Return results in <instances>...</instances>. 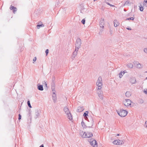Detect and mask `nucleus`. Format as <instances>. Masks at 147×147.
<instances>
[{
    "mask_svg": "<svg viewBox=\"0 0 147 147\" xmlns=\"http://www.w3.org/2000/svg\"><path fill=\"white\" fill-rule=\"evenodd\" d=\"M80 134L83 138H90L93 135L92 133L91 132H88L86 133L83 131H81L80 132Z\"/></svg>",
    "mask_w": 147,
    "mask_h": 147,
    "instance_id": "obj_1",
    "label": "nucleus"
},
{
    "mask_svg": "<svg viewBox=\"0 0 147 147\" xmlns=\"http://www.w3.org/2000/svg\"><path fill=\"white\" fill-rule=\"evenodd\" d=\"M117 112L118 114L121 117L125 116L127 113V111L121 109L119 110H117Z\"/></svg>",
    "mask_w": 147,
    "mask_h": 147,
    "instance_id": "obj_2",
    "label": "nucleus"
},
{
    "mask_svg": "<svg viewBox=\"0 0 147 147\" xmlns=\"http://www.w3.org/2000/svg\"><path fill=\"white\" fill-rule=\"evenodd\" d=\"M96 84L98 87V89L99 90L101 89L102 85V80L101 77L100 76L98 77Z\"/></svg>",
    "mask_w": 147,
    "mask_h": 147,
    "instance_id": "obj_3",
    "label": "nucleus"
},
{
    "mask_svg": "<svg viewBox=\"0 0 147 147\" xmlns=\"http://www.w3.org/2000/svg\"><path fill=\"white\" fill-rule=\"evenodd\" d=\"M88 141L90 142V145L93 147H97V145L96 141L95 139L92 138L91 139L88 140Z\"/></svg>",
    "mask_w": 147,
    "mask_h": 147,
    "instance_id": "obj_4",
    "label": "nucleus"
},
{
    "mask_svg": "<svg viewBox=\"0 0 147 147\" xmlns=\"http://www.w3.org/2000/svg\"><path fill=\"white\" fill-rule=\"evenodd\" d=\"M81 45V40L80 38H77L75 44L76 49L78 50L80 48Z\"/></svg>",
    "mask_w": 147,
    "mask_h": 147,
    "instance_id": "obj_5",
    "label": "nucleus"
},
{
    "mask_svg": "<svg viewBox=\"0 0 147 147\" xmlns=\"http://www.w3.org/2000/svg\"><path fill=\"white\" fill-rule=\"evenodd\" d=\"M131 101L129 99H125L123 101L124 105L127 107H131Z\"/></svg>",
    "mask_w": 147,
    "mask_h": 147,
    "instance_id": "obj_6",
    "label": "nucleus"
},
{
    "mask_svg": "<svg viewBox=\"0 0 147 147\" xmlns=\"http://www.w3.org/2000/svg\"><path fill=\"white\" fill-rule=\"evenodd\" d=\"M97 94L99 97L101 99H103V92L101 89L97 90Z\"/></svg>",
    "mask_w": 147,
    "mask_h": 147,
    "instance_id": "obj_7",
    "label": "nucleus"
},
{
    "mask_svg": "<svg viewBox=\"0 0 147 147\" xmlns=\"http://www.w3.org/2000/svg\"><path fill=\"white\" fill-rule=\"evenodd\" d=\"M56 91L53 90V91H52V96L53 101L54 103L56 102L57 97L56 94Z\"/></svg>",
    "mask_w": 147,
    "mask_h": 147,
    "instance_id": "obj_8",
    "label": "nucleus"
},
{
    "mask_svg": "<svg viewBox=\"0 0 147 147\" xmlns=\"http://www.w3.org/2000/svg\"><path fill=\"white\" fill-rule=\"evenodd\" d=\"M78 49H75V51H74L73 53V55L72 56V59H74V58H75V57L76 56L77 54V52L78 51Z\"/></svg>",
    "mask_w": 147,
    "mask_h": 147,
    "instance_id": "obj_9",
    "label": "nucleus"
},
{
    "mask_svg": "<svg viewBox=\"0 0 147 147\" xmlns=\"http://www.w3.org/2000/svg\"><path fill=\"white\" fill-rule=\"evenodd\" d=\"M104 19L103 18H101V20L100 22L99 25L100 28L103 29L104 27Z\"/></svg>",
    "mask_w": 147,
    "mask_h": 147,
    "instance_id": "obj_10",
    "label": "nucleus"
},
{
    "mask_svg": "<svg viewBox=\"0 0 147 147\" xmlns=\"http://www.w3.org/2000/svg\"><path fill=\"white\" fill-rule=\"evenodd\" d=\"M84 109V108L82 106H80L78 107L77 111L78 112H80L83 111Z\"/></svg>",
    "mask_w": 147,
    "mask_h": 147,
    "instance_id": "obj_11",
    "label": "nucleus"
},
{
    "mask_svg": "<svg viewBox=\"0 0 147 147\" xmlns=\"http://www.w3.org/2000/svg\"><path fill=\"white\" fill-rule=\"evenodd\" d=\"M130 82L132 84H134L136 83V80L135 78L131 77L130 79Z\"/></svg>",
    "mask_w": 147,
    "mask_h": 147,
    "instance_id": "obj_12",
    "label": "nucleus"
},
{
    "mask_svg": "<svg viewBox=\"0 0 147 147\" xmlns=\"http://www.w3.org/2000/svg\"><path fill=\"white\" fill-rule=\"evenodd\" d=\"M64 111L65 112L66 114L69 113H70L69 109L67 107H65L64 109Z\"/></svg>",
    "mask_w": 147,
    "mask_h": 147,
    "instance_id": "obj_13",
    "label": "nucleus"
},
{
    "mask_svg": "<svg viewBox=\"0 0 147 147\" xmlns=\"http://www.w3.org/2000/svg\"><path fill=\"white\" fill-rule=\"evenodd\" d=\"M10 9L11 10H13V11L14 13H15V12L17 10V9L16 7H15L12 5L10 6Z\"/></svg>",
    "mask_w": 147,
    "mask_h": 147,
    "instance_id": "obj_14",
    "label": "nucleus"
},
{
    "mask_svg": "<svg viewBox=\"0 0 147 147\" xmlns=\"http://www.w3.org/2000/svg\"><path fill=\"white\" fill-rule=\"evenodd\" d=\"M120 142H121V140H116L113 142V143L115 144L120 145Z\"/></svg>",
    "mask_w": 147,
    "mask_h": 147,
    "instance_id": "obj_15",
    "label": "nucleus"
},
{
    "mask_svg": "<svg viewBox=\"0 0 147 147\" xmlns=\"http://www.w3.org/2000/svg\"><path fill=\"white\" fill-rule=\"evenodd\" d=\"M114 26L115 27H116L119 24V23L118 22V21L116 20H114Z\"/></svg>",
    "mask_w": 147,
    "mask_h": 147,
    "instance_id": "obj_16",
    "label": "nucleus"
},
{
    "mask_svg": "<svg viewBox=\"0 0 147 147\" xmlns=\"http://www.w3.org/2000/svg\"><path fill=\"white\" fill-rule=\"evenodd\" d=\"M38 89L42 91L43 90V88L42 85H38Z\"/></svg>",
    "mask_w": 147,
    "mask_h": 147,
    "instance_id": "obj_17",
    "label": "nucleus"
},
{
    "mask_svg": "<svg viewBox=\"0 0 147 147\" xmlns=\"http://www.w3.org/2000/svg\"><path fill=\"white\" fill-rule=\"evenodd\" d=\"M67 115V117L68 119L70 120H71L72 119V116L71 115V114L70 113H68L67 114H66Z\"/></svg>",
    "mask_w": 147,
    "mask_h": 147,
    "instance_id": "obj_18",
    "label": "nucleus"
},
{
    "mask_svg": "<svg viewBox=\"0 0 147 147\" xmlns=\"http://www.w3.org/2000/svg\"><path fill=\"white\" fill-rule=\"evenodd\" d=\"M125 95L127 97H129L131 96V93L130 92L127 91L126 92Z\"/></svg>",
    "mask_w": 147,
    "mask_h": 147,
    "instance_id": "obj_19",
    "label": "nucleus"
},
{
    "mask_svg": "<svg viewBox=\"0 0 147 147\" xmlns=\"http://www.w3.org/2000/svg\"><path fill=\"white\" fill-rule=\"evenodd\" d=\"M130 2L129 1H126L125 3L123 5L124 6H125V5H127V6H130Z\"/></svg>",
    "mask_w": 147,
    "mask_h": 147,
    "instance_id": "obj_20",
    "label": "nucleus"
},
{
    "mask_svg": "<svg viewBox=\"0 0 147 147\" xmlns=\"http://www.w3.org/2000/svg\"><path fill=\"white\" fill-rule=\"evenodd\" d=\"M127 66L130 68H132L133 67V64L131 63H129L127 64Z\"/></svg>",
    "mask_w": 147,
    "mask_h": 147,
    "instance_id": "obj_21",
    "label": "nucleus"
},
{
    "mask_svg": "<svg viewBox=\"0 0 147 147\" xmlns=\"http://www.w3.org/2000/svg\"><path fill=\"white\" fill-rule=\"evenodd\" d=\"M41 23L42 24H38V25H37L36 26V27H37V28L38 29H39L40 28V27H43L44 26V25L43 24H42V22H41Z\"/></svg>",
    "mask_w": 147,
    "mask_h": 147,
    "instance_id": "obj_22",
    "label": "nucleus"
},
{
    "mask_svg": "<svg viewBox=\"0 0 147 147\" xmlns=\"http://www.w3.org/2000/svg\"><path fill=\"white\" fill-rule=\"evenodd\" d=\"M51 89H52V91H53V90H55V85L54 83H53L52 85L51 86Z\"/></svg>",
    "mask_w": 147,
    "mask_h": 147,
    "instance_id": "obj_23",
    "label": "nucleus"
},
{
    "mask_svg": "<svg viewBox=\"0 0 147 147\" xmlns=\"http://www.w3.org/2000/svg\"><path fill=\"white\" fill-rule=\"evenodd\" d=\"M88 111H86L85 113H84L83 116L85 118L87 117V116H88Z\"/></svg>",
    "mask_w": 147,
    "mask_h": 147,
    "instance_id": "obj_24",
    "label": "nucleus"
},
{
    "mask_svg": "<svg viewBox=\"0 0 147 147\" xmlns=\"http://www.w3.org/2000/svg\"><path fill=\"white\" fill-rule=\"evenodd\" d=\"M39 115V113L38 111H37L35 112V116L34 117V118L35 119H36L38 117Z\"/></svg>",
    "mask_w": 147,
    "mask_h": 147,
    "instance_id": "obj_25",
    "label": "nucleus"
},
{
    "mask_svg": "<svg viewBox=\"0 0 147 147\" xmlns=\"http://www.w3.org/2000/svg\"><path fill=\"white\" fill-rule=\"evenodd\" d=\"M125 73V72H124V71H123V72L121 71V72H120L119 74V77L120 78H121L123 76L122 74H124Z\"/></svg>",
    "mask_w": 147,
    "mask_h": 147,
    "instance_id": "obj_26",
    "label": "nucleus"
},
{
    "mask_svg": "<svg viewBox=\"0 0 147 147\" xmlns=\"http://www.w3.org/2000/svg\"><path fill=\"white\" fill-rule=\"evenodd\" d=\"M82 125V127L84 128H86V126L85 125V123L84 122L82 121L81 123Z\"/></svg>",
    "mask_w": 147,
    "mask_h": 147,
    "instance_id": "obj_27",
    "label": "nucleus"
},
{
    "mask_svg": "<svg viewBox=\"0 0 147 147\" xmlns=\"http://www.w3.org/2000/svg\"><path fill=\"white\" fill-rule=\"evenodd\" d=\"M144 5L146 7H147V0H144Z\"/></svg>",
    "mask_w": 147,
    "mask_h": 147,
    "instance_id": "obj_28",
    "label": "nucleus"
},
{
    "mask_svg": "<svg viewBox=\"0 0 147 147\" xmlns=\"http://www.w3.org/2000/svg\"><path fill=\"white\" fill-rule=\"evenodd\" d=\"M134 19V17H132L129 18H127L126 19V20H133Z\"/></svg>",
    "mask_w": 147,
    "mask_h": 147,
    "instance_id": "obj_29",
    "label": "nucleus"
},
{
    "mask_svg": "<svg viewBox=\"0 0 147 147\" xmlns=\"http://www.w3.org/2000/svg\"><path fill=\"white\" fill-rule=\"evenodd\" d=\"M139 7L140 10V11H143L144 9L143 7H142L141 5H140Z\"/></svg>",
    "mask_w": 147,
    "mask_h": 147,
    "instance_id": "obj_30",
    "label": "nucleus"
},
{
    "mask_svg": "<svg viewBox=\"0 0 147 147\" xmlns=\"http://www.w3.org/2000/svg\"><path fill=\"white\" fill-rule=\"evenodd\" d=\"M27 104H28V107H30V108H31L32 107L31 105H30V101L29 100H28L27 102Z\"/></svg>",
    "mask_w": 147,
    "mask_h": 147,
    "instance_id": "obj_31",
    "label": "nucleus"
},
{
    "mask_svg": "<svg viewBox=\"0 0 147 147\" xmlns=\"http://www.w3.org/2000/svg\"><path fill=\"white\" fill-rule=\"evenodd\" d=\"M28 113L27 115L29 117H31V112H30V111H29L28 112Z\"/></svg>",
    "mask_w": 147,
    "mask_h": 147,
    "instance_id": "obj_32",
    "label": "nucleus"
},
{
    "mask_svg": "<svg viewBox=\"0 0 147 147\" xmlns=\"http://www.w3.org/2000/svg\"><path fill=\"white\" fill-rule=\"evenodd\" d=\"M85 19H83L82 20L81 22L82 23V24H84L85 23Z\"/></svg>",
    "mask_w": 147,
    "mask_h": 147,
    "instance_id": "obj_33",
    "label": "nucleus"
},
{
    "mask_svg": "<svg viewBox=\"0 0 147 147\" xmlns=\"http://www.w3.org/2000/svg\"><path fill=\"white\" fill-rule=\"evenodd\" d=\"M106 4L108 5H110L111 7H114V5H112V4H110L108 2H106Z\"/></svg>",
    "mask_w": 147,
    "mask_h": 147,
    "instance_id": "obj_34",
    "label": "nucleus"
},
{
    "mask_svg": "<svg viewBox=\"0 0 147 147\" xmlns=\"http://www.w3.org/2000/svg\"><path fill=\"white\" fill-rule=\"evenodd\" d=\"M144 51L147 54V48H145L144 49Z\"/></svg>",
    "mask_w": 147,
    "mask_h": 147,
    "instance_id": "obj_35",
    "label": "nucleus"
},
{
    "mask_svg": "<svg viewBox=\"0 0 147 147\" xmlns=\"http://www.w3.org/2000/svg\"><path fill=\"white\" fill-rule=\"evenodd\" d=\"M49 50L48 49H47L46 51H45V53H46V55H47L48 54V53H49Z\"/></svg>",
    "mask_w": 147,
    "mask_h": 147,
    "instance_id": "obj_36",
    "label": "nucleus"
},
{
    "mask_svg": "<svg viewBox=\"0 0 147 147\" xmlns=\"http://www.w3.org/2000/svg\"><path fill=\"white\" fill-rule=\"evenodd\" d=\"M141 64L140 63H139L137 64V67L139 68H140L141 67Z\"/></svg>",
    "mask_w": 147,
    "mask_h": 147,
    "instance_id": "obj_37",
    "label": "nucleus"
},
{
    "mask_svg": "<svg viewBox=\"0 0 147 147\" xmlns=\"http://www.w3.org/2000/svg\"><path fill=\"white\" fill-rule=\"evenodd\" d=\"M109 33L111 35H112L113 34V31L112 30L110 29L109 30Z\"/></svg>",
    "mask_w": 147,
    "mask_h": 147,
    "instance_id": "obj_38",
    "label": "nucleus"
},
{
    "mask_svg": "<svg viewBox=\"0 0 147 147\" xmlns=\"http://www.w3.org/2000/svg\"><path fill=\"white\" fill-rule=\"evenodd\" d=\"M120 145H121L124 144V142L122 140H121V142H120Z\"/></svg>",
    "mask_w": 147,
    "mask_h": 147,
    "instance_id": "obj_39",
    "label": "nucleus"
},
{
    "mask_svg": "<svg viewBox=\"0 0 147 147\" xmlns=\"http://www.w3.org/2000/svg\"><path fill=\"white\" fill-rule=\"evenodd\" d=\"M18 115H19L18 119L20 120L21 118V115L20 114H19Z\"/></svg>",
    "mask_w": 147,
    "mask_h": 147,
    "instance_id": "obj_40",
    "label": "nucleus"
},
{
    "mask_svg": "<svg viewBox=\"0 0 147 147\" xmlns=\"http://www.w3.org/2000/svg\"><path fill=\"white\" fill-rule=\"evenodd\" d=\"M36 57H35L34 58V59H33V61H35L36 60Z\"/></svg>",
    "mask_w": 147,
    "mask_h": 147,
    "instance_id": "obj_41",
    "label": "nucleus"
},
{
    "mask_svg": "<svg viewBox=\"0 0 147 147\" xmlns=\"http://www.w3.org/2000/svg\"><path fill=\"white\" fill-rule=\"evenodd\" d=\"M144 92L145 94H147V89L144 91Z\"/></svg>",
    "mask_w": 147,
    "mask_h": 147,
    "instance_id": "obj_42",
    "label": "nucleus"
},
{
    "mask_svg": "<svg viewBox=\"0 0 147 147\" xmlns=\"http://www.w3.org/2000/svg\"><path fill=\"white\" fill-rule=\"evenodd\" d=\"M44 82L45 85L46 86H47V84L46 83V82L45 81H44Z\"/></svg>",
    "mask_w": 147,
    "mask_h": 147,
    "instance_id": "obj_43",
    "label": "nucleus"
},
{
    "mask_svg": "<svg viewBox=\"0 0 147 147\" xmlns=\"http://www.w3.org/2000/svg\"><path fill=\"white\" fill-rule=\"evenodd\" d=\"M126 29L129 30H131V28H126Z\"/></svg>",
    "mask_w": 147,
    "mask_h": 147,
    "instance_id": "obj_44",
    "label": "nucleus"
},
{
    "mask_svg": "<svg viewBox=\"0 0 147 147\" xmlns=\"http://www.w3.org/2000/svg\"><path fill=\"white\" fill-rule=\"evenodd\" d=\"M39 147H44V146L43 144L41 145Z\"/></svg>",
    "mask_w": 147,
    "mask_h": 147,
    "instance_id": "obj_45",
    "label": "nucleus"
},
{
    "mask_svg": "<svg viewBox=\"0 0 147 147\" xmlns=\"http://www.w3.org/2000/svg\"><path fill=\"white\" fill-rule=\"evenodd\" d=\"M103 31V29H101L100 30V32H102Z\"/></svg>",
    "mask_w": 147,
    "mask_h": 147,
    "instance_id": "obj_46",
    "label": "nucleus"
},
{
    "mask_svg": "<svg viewBox=\"0 0 147 147\" xmlns=\"http://www.w3.org/2000/svg\"><path fill=\"white\" fill-rule=\"evenodd\" d=\"M117 136H119V134H117Z\"/></svg>",
    "mask_w": 147,
    "mask_h": 147,
    "instance_id": "obj_47",
    "label": "nucleus"
},
{
    "mask_svg": "<svg viewBox=\"0 0 147 147\" xmlns=\"http://www.w3.org/2000/svg\"><path fill=\"white\" fill-rule=\"evenodd\" d=\"M145 125H146L147 124H146V121L145 122Z\"/></svg>",
    "mask_w": 147,
    "mask_h": 147,
    "instance_id": "obj_48",
    "label": "nucleus"
},
{
    "mask_svg": "<svg viewBox=\"0 0 147 147\" xmlns=\"http://www.w3.org/2000/svg\"><path fill=\"white\" fill-rule=\"evenodd\" d=\"M146 127H147V124H146Z\"/></svg>",
    "mask_w": 147,
    "mask_h": 147,
    "instance_id": "obj_49",
    "label": "nucleus"
},
{
    "mask_svg": "<svg viewBox=\"0 0 147 147\" xmlns=\"http://www.w3.org/2000/svg\"><path fill=\"white\" fill-rule=\"evenodd\" d=\"M146 80H147V77L146 78Z\"/></svg>",
    "mask_w": 147,
    "mask_h": 147,
    "instance_id": "obj_50",
    "label": "nucleus"
},
{
    "mask_svg": "<svg viewBox=\"0 0 147 147\" xmlns=\"http://www.w3.org/2000/svg\"><path fill=\"white\" fill-rule=\"evenodd\" d=\"M142 100V103H143V101Z\"/></svg>",
    "mask_w": 147,
    "mask_h": 147,
    "instance_id": "obj_51",
    "label": "nucleus"
},
{
    "mask_svg": "<svg viewBox=\"0 0 147 147\" xmlns=\"http://www.w3.org/2000/svg\"><path fill=\"white\" fill-rule=\"evenodd\" d=\"M124 11H126V10H125V9H124Z\"/></svg>",
    "mask_w": 147,
    "mask_h": 147,
    "instance_id": "obj_52",
    "label": "nucleus"
},
{
    "mask_svg": "<svg viewBox=\"0 0 147 147\" xmlns=\"http://www.w3.org/2000/svg\"><path fill=\"white\" fill-rule=\"evenodd\" d=\"M96 0H94V1H96Z\"/></svg>",
    "mask_w": 147,
    "mask_h": 147,
    "instance_id": "obj_53",
    "label": "nucleus"
},
{
    "mask_svg": "<svg viewBox=\"0 0 147 147\" xmlns=\"http://www.w3.org/2000/svg\"><path fill=\"white\" fill-rule=\"evenodd\" d=\"M89 127V128H90V127H91L90 126V127Z\"/></svg>",
    "mask_w": 147,
    "mask_h": 147,
    "instance_id": "obj_54",
    "label": "nucleus"
},
{
    "mask_svg": "<svg viewBox=\"0 0 147 147\" xmlns=\"http://www.w3.org/2000/svg\"><path fill=\"white\" fill-rule=\"evenodd\" d=\"M146 73H147V71H146Z\"/></svg>",
    "mask_w": 147,
    "mask_h": 147,
    "instance_id": "obj_55",
    "label": "nucleus"
}]
</instances>
